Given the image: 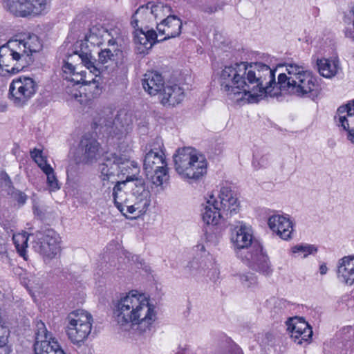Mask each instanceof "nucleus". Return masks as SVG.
<instances>
[{
	"mask_svg": "<svg viewBox=\"0 0 354 354\" xmlns=\"http://www.w3.org/2000/svg\"><path fill=\"white\" fill-rule=\"evenodd\" d=\"M276 69L261 62L235 63L225 66L219 73L221 90L231 100L237 102L246 98L249 102H257L266 97H273L277 92Z\"/></svg>",
	"mask_w": 354,
	"mask_h": 354,
	"instance_id": "f257e3e1",
	"label": "nucleus"
},
{
	"mask_svg": "<svg viewBox=\"0 0 354 354\" xmlns=\"http://www.w3.org/2000/svg\"><path fill=\"white\" fill-rule=\"evenodd\" d=\"M113 314L115 322L122 329L134 330L136 339H145L151 335L156 312L145 295L131 290L120 299Z\"/></svg>",
	"mask_w": 354,
	"mask_h": 354,
	"instance_id": "f03ea898",
	"label": "nucleus"
},
{
	"mask_svg": "<svg viewBox=\"0 0 354 354\" xmlns=\"http://www.w3.org/2000/svg\"><path fill=\"white\" fill-rule=\"evenodd\" d=\"M131 149L122 153L120 151L114 153H107L104 158V162L100 165L102 181H111L115 183L112 192L114 204L118 209L123 213L124 207L129 204L127 194L124 190L127 182L134 180L135 175L127 176L126 180L118 181L115 178L119 172L124 175L129 174V170L138 169V164L131 160Z\"/></svg>",
	"mask_w": 354,
	"mask_h": 354,
	"instance_id": "7ed1b4c3",
	"label": "nucleus"
},
{
	"mask_svg": "<svg viewBox=\"0 0 354 354\" xmlns=\"http://www.w3.org/2000/svg\"><path fill=\"white\" fill-rule=\"evenodd\" d=\"M230 239L236 256L248 267L265 275L272 272L268 257L260 243L254 239L250 227L239 221L231 228Z\"/></svg>",
	"mask_w": 354,
	"mask_h": 354,
	"instance_id": "20e7f679",
	"label": "nucleus"
},
{
	"mask_svg": "<svg viewBox=\"0 0 354 354\" xmlns=\"http://www.w3.org/2000/svg\"><path fill=\"white\" fill-rule=\"evenodd\" d=\"M287 73H280L277 82L272 84L277 92H283L298 97H308L314 100L319 93V85L317 77L311 72L306 70L303 65L288 63L286 65Z\"/></svg>",
	"mask_w": 354,
	"mask_h": 354,
	"instance_id": "39448f33",
	"label": "nucleus"
},
{
	"mask_svg": "<svg viewBox=\"0 0 354 354\" xmlns=\"http://www.w3.org/2000/svg\"><path fill=\"white\" fill-rule=\"evenodd\" d=\"M40 49L38 37L29 36L24 39L10 40L0 46L2 62L6 71L15 74L21 71L32 62L31 55Z\"/></svg>",
	"mask_w": 354,
	"mask_h": 354,
	"instance_id": "423d86ee",
	"label": "nucleus"
},
{
	"mask_svg": "<svg viewBox=\"0 0 354 354\" xmlns=\"http://www.w3.org/2000/svg\"><path fill=\"white\" fill-rule=\"evenodd\" d=\"M218 198L219 202L212 194L207 201L202 213L203 220L207 225H216L221 218H228L239 209L238 199L230 188L223 187Z\"/></svg>",
	"mask_w": 354,
	"mask_h": 354,
	"instance_id": "0eeeda50",
	"label": "nucleus"
},
{
	"mask_svg": "<svg viewBox=\"0 0 354 354\" xmlns=\"http://www.w3.org/2000/svg\"><path fill=\"white\" fill-rule=\"evenodd\" d=\"M163 143L157 138L146 147L143 168L147 178L155 185L160 186L169 180V171Z\"/></svg>",
	"mask_w": 354,
	"mask_h": 354,
	"instance_id": "6e6552de",
	"label": "nucleus"
},
{
	"mask_svg": "<svg viewBox=\"0 0 354 354\" xmlns=\"http://www.w3.org/2000/svg\"><path fill=\"white\" fill-rule=\"evenodd\" d=\"M175 169L183 178L198 180L207 172V161L192 147L178 149L173 156Z\"/></svg>",
	"mask_w": 354,
	"mask_h": 354,
	"instance_id": "1a4fd4ad",
	"label": "nucleus"
},
{
	"mask_svg": "<svg viewBox=\"0 0 354 354\" xmlns=\"http://www.w3.org/2000/svg\"><path fill=\"white\" fill-rule=\"evenodd\" d=\"M66 322V334L71 342L77 345L83 343L91 331V315L82 310H74L68 315Z\"/></svg>",
	"mask_w": 354,
	"mask_h": 354,
	"instance_id": "9d476101",
	"label": "nucleus"
},
{
	"mask_svg": "<svg viewBox=\"0 0 354 354\" xmlns=\"http://www.w3.org/2000/svg\"><path fill=\"white\" fill-rule=\"evenodd\" d=\"M113 49H101L98 53V59L93 57L91 50L88 46L82 45L81 48L75 52L81 59L82 64L91 73L100 75L102 71L107 68L108 66L116 62L118 53L120 50L116 46H112Z\"/></svg>",
	"mask_w": 354,
	"mask_h": 354,
	"instance_id": "9b49d317",
	"label": "nucleus"
},
{
	"mask_svg": "<svg viewBox=\"0 0 354 354\" xmlns=\"http://www.w3.org/2000/svg\"><path fill=\"white\" fill-rule=\"evenodd\" d=\"M32 248L44 259H51L59 251V236L53 229L45 228L30 233Z\"/></svg>",
	"mask_w": 354,
	"mask_h": 354,
	"instance_id": "f8f14e48",
	"label": "nucleus"
},
{
	"mask_svg": "<svg viewBox=\"0 0 354 354\" xmlns=\"http://www.w3.org/2000/svg\"><path fill=\"white\" fill-rule=\"evenodd\" d=\"M37 84L31 77L20 76L14 79L9 86V99L15 106L22 107L35 95Z\"/></svg>",
	"mask_w": 354,
	"mask_h": 354,
	"instance_id": "ddd939ff",
	"label": "nucleus"
},
{
	"mask_svg": "<svg viewBox=\"0 0 354 354\" xmlns=\"http://www.w3.org/2000/svg\"><path fill=\"white\" fill-rule=\"evenodd\" d=\"M100 144L91 135L85 134L80 140L74 153V160L78 165H92L100 156Z\"/></svg>",
	"mask_w": 354,
	"mask_h": 354,
	"instance_id": "4468645a",
	"label": "nucleus"
},
{
	"mask_svg": "<svg viewBox=\"0 0 354 354\" xmlns=\"http://www.w3.org/2000/svg\"><path fill=\"white\" fill-rule=\"evenodd\" d=\"M133 180L134 187L131 188V192L135 202L133 205H127V212L139 216L143 215L150 206L151 193L142 179L134 177Z\"/></svg>",
	"mask_w": 354,
	"mask_h": 354,
	"instance_id": "2eb2a0df",
	"label": "nucleus"
},
{
	"mask_svg": "<svg viewBox=\"0 0 354 354\" xmlns=\"http://www.w3.org/2000/svg\"><path fill=\"white\" fill-rule=\"evenodd\" d=\"M287 329L290 333L291 338L297 344L303 342L309 343L313 335V330L310 325L302 317L290 318L286 322Z\"/></svg>",
	"mask_w": 354,
	"mask_h": 354,
	"instance_id": "dca6fc26",
	"label": "nucleus"
},
{
	"mask_svg": "<svg viewBox=\"0 0 354 354\" xmlns=\"http://www.w3.org/2000/svg\"><path fill=\"white\" fill-rule=\"evenodd\" d=\"M171 8L167 5L159 2L153 4L149 2L146 5L140 6L131 17V25L133 28L138 26L139 19L138 16L141 15L150 14L154 16L155 19L161 18L165 14L170 12Z\"/></svg>",
	"mask_w": 354,
	"mask_h": 354,
	"instance_id": "f3484780",
	"label": "nucleus"
},
{
	"mask_svg": "<svg viewBox=\"0 0 354 354\" xmlns=\"http://www.w3.org/2000/svg\"><path fill=\"white\" fill-rule=\"evenodd\" d=\"M268 224L272 232L281 239L287 241L292 238L293 227L288 218L281 215H273L269 217Z\"/></svg>",
	"mask_w": 354,
	"mask_h": 354,
	"instance_id": "a211bd4d",
	"label": "nucleus"
},
{
	"mask_svg": "<svg viewBox=\"0 0 354 354\" xmlns=\"http://www.w3.org/2000/svg\"><path fill=\"white\" fill-rule=\"evenodd\" d=\"M182 26V21L178 17L171 15L167 16L160 24H157V30L159 34L165 35V37L161 40H167L180 35Z\"/></svg>",
	"mask_w": 354,
	"mask_h": 354,
	"instance_id": "6ab92c4d",
	"label": "nucleus"
},
{
	"mask_svg": "<svg viewBox=\"0 0 354 354\" xmlns=\"http://www.w3.org/2000/svg\"><path fill=\"white\" fill-rule=\"evenodd\" d=\"M337 278L346 285L354 283V256L344 257L338 262Z\"/></svg>",
	"mask_w": 354,
	"mask_h": 354,
	"instance_id": "aec40b11",
	"label": "nucleus"
},
{
	"mask_svg": "<svg viewBox=\"0 0 354 354\" xmlns=\"http://www.w3.org/2000/svg\"><path fill=\"white\" fill-rule=\"evenodd\" d=\"M161 103L164 106H174L180 103L184 97V90L178 84L167 85L160 93Z\"/></svg>",
	"mask_w": 354,
	"mask_h": 354,
	"instance_id": "412c9836",
	"label": "nucleus"
},
{
	"mask_svg": "<svg viewBox=\"0 0 354 354\" xmlns=\"http://www.w3.org/2000/svg\"><path fill=\"white\" fill-rule=\"evenodd\" d=\"M162 76L157 72H148L142 80L143 88L151 95H155L162 92L164 87Z\"/></svg>",
	"mask_w": 354,
	"mask_h": 354,
	"instance_id": "4be33fe9",
	"label": "nucleus"
},
{
	"mask_svg": "<svg viewBox=\"0 0 354 354\" xmlns=\"http://www.w3.org/2000/svg\"><path fill=\"white\" fill-rule=\"evenodd\" d=\"M106 30L105 27L100 24L92 26L89 28L88 34L86 35L85 41H81L80 49L82 46L90 44L93 46H100L103 44L105 39Z\"/></svg>",
	"mask_w": 354,
	"mask_h": 354,
	"instance_id": "5701e85b",
	"label": "nucleus"
},
{
	"mask_svg": "<svg viewBox=\"0 0 354 354\" xmlns=\"http://www.w3.org/2000/svg\"><path fill=\"white\" fill-rule=\"evenodd\" d=\"M317 66L319 74L326 78L334 77L340 70L338 59H318Z\"/></svg>",
	"mask_w": 354,
	"mask_h": 354,
	"instance_id": "b1692460",
	"label": "nucleus"
},
{
	"mask_svg": "<svg viewBox=\"0 0 354 354\" xmlns=\"http://www.w3.org/2000/svg\"><path fill=\"white\" fill-rule=\"evenodd\" d=\"M7 10L17 17H26L30 15L29 0H6Z\"/></svg>",
	"mask_w": 354,
	"mask_h": 354,
	"instance_id": "393cba45",
	"label": "nucleus"
},
{
	"mask_svg": "<svg viewBox=\"0 0 354 354\" xmlns=\"http://www.w3.org/2000/svg\"><path fill=\"white\" fill-rule=\"evenodd\" d=\"M218 341V348L213 354H243L241 348L225 335H221Z\"/></svg>",
	"mask_w": 354,
	"mask_h": 354,
	"instance_id": "a878e982",
	"label": "nucleus"
},
{
	"mask_svg": "<svg viewBox=\"0 0 354 354\" xmlns=\"http://www.w3.org/2000/svg\"><path fill=\"white\" fill-rule=\"evenodd\" d=\"M12 240L19 254L26 260L28 241L29 240L31 241L30 233L28 234L26 233L15 234Z\"/></svg>",
	"mask_w": 354,
	"mask_h": 354,
	"instance_id": "bb28decb",
	"label": "nucleus"
},
{
	"mask_svg": "<svg viewBox=\"0 0 354 354\" xmlns=\"http://www.w3.org/2000/svg\"><path fill=\"white\" fill-rule=\"evenodd\" d=\"M91 74L94 75V77H92L91 80H86L83 86H85L84 91L88 92V95L92 97H97L102 93L101 77L100 75Z\"/></svg>",
	"mask_w": 354,
	"mask_h": 354,
	"instance_id": "cd10ccee",
	"label": "nucleus"
},
{
	"mask_svg": "<svg viewBox=\"0 0 354 354\" xmlns=\"http://www.w3.org/2000/svg\"><path fill=\"white\" fill-rule=\"evenodd\" d=\"M58 342L55 338L46 339L35 344V354H50L58 348Z\"/></svg>",
	"mask_w": 354,
	"mask_h": 354,
	"instance_id": "c85d7f7f",
	"label": "nucleus"
},
{
	"mask_svg": "<svg viewBox=\"0 0 354 354\" xmlns=\"http://www.w3.org/2000/svg\"><path fill=\"white\" fill-rule=\"evenodd\" d=\"M106 30L105 39L107 40L109 46H115L118 40L122 36V30L118 26H104Z\"/></svg>",
	"mask_w": 354,
	"mask_h": 354,
	"instance_id": "c756f323",
	"label": "nucleus"
},
{
	"mask_svg": "<svg viewBox=\"0 0 354 354\" xmlns=\"http://www.w3.org/2000/svg\"><path fill=\"white\" fill-rule=\"evenodd\" d=\"M345 111H346V107H339L334 120L338 127H342L343 130L348 133V131H351L350 123H353L354 120L346 117Z\"/></svg>",
	"mask_w": 354,
	"mask_h": 354,
	"instance_id": "7c9ffc66",
	"label": "nucleus"
},
{
	"mask_svg": "<svg viewBox=\"0 0 354 354\" xmlns=\"http://www.w3.org/2000/svg\"><path fill=\"white\" fill-rule=\"evenodd\" d=\"M270 162V156L263 151L257 152L253 155L252 165L256 169L268 167Z\"/></svg>",
	"mask_w": 354,
	"mask_h": 354,
	"instance_id": "2f4dec72",
	"label": "nucleus"
},
{
	"mask_svg": "<svg viewBox=\"0 0 354 354\" xmlns=\"http://www.w3.org/2000/svg\"><path fill=\"white\" fill-rule=\"evenodd\" d=\"M43 172L47 176V184L51 192H55L60 189V186L55 172L51 166H45Z\"/></svg>",
	"mask_w": 354,
	"mask_h": 354,
	"instance_id": "473e14b6",
	"label": "nucleus"
},
{
	"mask_svg": "<svg viewBox=\"0 0 354 354\" xmlns=\"http://www.w3.org/2000/svg\"><path fill=\"white\" fill-rule=\"evenodd\" d=\"M293 253H298L303 258H306L310 254H315L317 252V248L310 244H299L292 248Z\"/></svg>",
	"mask_w": 354,
	"mask_h": 354,
	"instance_id": "72a5a7b5",
	"label": "nucleus"
},
{
	"mask_svg": "<svg viewBox=\"0 0 354 354\" xmlns=\"http://www.w3.org/2000/svg\"><path fill=\"white\" fill-rule=\"evenodd\" d=\"M134 41L136 44H139L142 46L145 49H150L153 46V44L147 39L146 35L144 34V30L142 28H139L138 26L134 28Z\"/></svg>",
	"mask_w": 354,
	"mask_h": 354,
	"instance_id": "f704fd0d",
	"label": "nucleus"
},
{
	"mask_svg": "<svg viewBox=\"0 0 354 354\" xmlns=\"http://www.w3.org/2000/svg\"><path fill=\"white\" fill-rule=\"evenodd\" d=\"M185 272L190 275H196L205 272L204 266H202V262L198 259L194 258L189 261L187 266L185 268Z\"/></svg>",
	"mask_w": 354,
	"mask_h": 354,
	"instance_id": "c9c22d12",
	"label": "nucleus"
},
{
	"mask_svg": "<svg viewBox=\"0 0 354 354\" xmlns=\"http://www.w3.org/2000/svg\"><path fill=\"white\" fill-rule=\"evenodd\" d=\"M51 335L48 333L44 322L39 321L36 324L35 343H39L46 339H51Z\"/></svg>",
	"mask_w": 354,
	"mask_h": 354,
	"instance_id": "e433bc0d",
	"label": "nucleus"
},
{
	"mask_svg": "<svg viewBox=\"0 0 354 354\" xmlns=\"http://www.w3.org/2000/svg\"><path fill=\"white\" fill-rule=\"evenodd\" d=\"M31 14L38 15L46 9L47 0H29Z\"/></svg>",
	"mask_w": 354,
	"mask_h": 354,
	"instance_id": "4c0bfd02",
	"label": "nucleus"
},
{
	"mask_svg": "<svg viewBox=\"0 0 354 354\" xmlns=\"http://www.w3.org/2000/svg\"><path fill=\"white\" fill-rule=\"evenodd\" d=\"M8 195L17 203L19 207L24 205L28 199V196L24 192L17 189L10 190Z\"/></svg>",
	"mask_w": 354,
	"mask_h": 354,
	"instance_id": "58836bf2",
	"label": "nucleus"
},
{
	"mask_svg": "<svg viewBox=\"0 0 354 354\" xmlns=\"http://www.w3.org/2000/svg\"><path fill=\"white\" fill-rule=\"evenodd\" d=\"M30 156L42 171L45 166H50L42 156V151L40 149H34L31 150Z\"/></svg>",
	"mask_w": 354,
	"mask_h": 354,
	"instance_id": "ea45409f",
	"label": "nucleus"
},
{
	"mask_svg": "<svg viewBox=\"0 0 354 354\" xmlns=\"http://www.w3.org/2000/svg\"><path fill=\"white\" fill-rule=\"evenodd\" d=\"M240 281L247 288H253L257 285V277L254 274L250 272L241 274Z\"/></svg>",
	"mask_w": 354,
	"mask_h": 354,
	"instance_id": "a19ab883",
	"label": "nucleus"
},
{
	"mask_svg": "<svg viewBox=\"0 0 354 354\" xmlns=\"http://www.w3.org/2000/svg\"><path fill=\"white\" fill-rule=\"evenodd\" d=\"M65 78L74 82L75 84H81L84 85L86 81V73L84 71H81L80 73L75 72L71 76L66 75Z\"/></svg>",
	"mask_w": 354,
	"mask_h": 354,
	"instance_id": "79ce46f5",
	"label": "nucleus"
},
{
	"mask_svg": "<svg viewBox=\"0 0 354 354\" xmlns=\"http://www.w3.org/2000/svg\"><path fill=\"white\" fill-rule=\"evenodd\" d=\"M2 187L6 192L7 194L10 193V190L15 189V188L12 185L10 178L6 174L2 178Z\"/></svg>",
	"mask_w": 354,
	"mask_h": 354,
	"instance_id": "37998d69",
	"label": "nucleus"
},
{
	"mask_svg": "<svg viewBox=\"0 0 354 354\" xmlns=\"http://www.w3.org/2000/svg\"><path fill=\"white\" fill-rule=\"evenodd\" d=\"M339 107H346V117L354 120V100H352L351 102H349L346 105L340 106Z\"/></svg>",
	"mask_w": 354,
	"mask_h": 354,
	"instance_id": "c03bdc74",
	"label": "nucleus"
},
{
	"mask_svg": "<svg viewBox=\"0 0 354 354\" xmlns=\"http://www.w3.org/2000/svg\"><path fill=\"white\" fill-rule=\"evenodd\" d=\"M62 70L65 74L69 75V76L75 73V67L72 64L66 61L64 62Z\"/></svg>",
	"mask_w": 354,
	"mask_h": 354,
	"instance_id": "a18cd8bd",
	"label": "nucleus"
},
{
	"mask_svg": "<svg viewBox=\"0 0 354 354\" xmlns=\"http://www.w3.org/2000/svg\"><path fill=\"white\" fill-rule=\"evenodd\" d=\"M144 34L146 35V37L149 40L151 41V43L153 45L157 41V33L153 30H150L147 31H144Z\"/></svg>",
	"mask_w": 354,
	"mask_h": 354,
	"instance_id": "49530a36",
	"label": "nucleus"
},
{
	"mask_svg": "<svg viewBox=\"0 0 354 354\" xmlns=\"http://www.w3.org/2000/svg\"><path fill=\"white\" fill-rule=\"evenodd\" d=\"M202 10L205 13L212 14L218 10V7L214 5H204Z\"/></svg>",
	"mask_w": 354,
	"mask_h": 354,
	"instance_id": "de8ad7c7",
	"label": "nucleus"
},
{
	"mask_svg": "<svg viewBox=\"0 0 354 354\" xmlns=\"http://www.w3.org/2000/svg\"><path fill=\"white\" fill-rule=\"evenodd\" d=\"M347 138L354 143V128L348 131L347 133Z\"/></svg>",
	"mask_w": 354,
	"mask_h": 354,
	"instance_id": "09e8293b",
	"label": "nucleus"
},
{
	"mask_svg": "<svg viewBox=\"0 0 354 354\" xmlns=\"http://www.w3.org/2000/svg\"><path fill=\"white\" fill-rule=\"evenodd\" d=\"M7 342H8V339H7L6 336H5L3 335L0 336V348L5 346L7 344Z\"/></svg>",
	"mask_w": 354,
	"mask_h": 354,
	"instance_id": "8fccbe9b",
	"label": "nucleus"
},
{
	"mask_svg": "<svg viewBox=\"0 0 354 354\" xmlns=\"http://www.w3.org/2000/svg\"><path fill=\"white\" fill-rule=\"evenodd\" d=\"M328 268L326 265H322L319 268V272L321 274H325L327 272Z\"/></svg>",
	"mask_w": 354,
	"mask_h": 354,
	"instance_id": "3c124183",
	"label": "nucleus"
},
{
	"mask_svg": "<svg viewBox=\"0 0 354 354\" xmlns=\"http://www.w3.org/2000/svg\"><path fill=\"white\" fill-rule=\"evenodd\" d=\"M6 248L5 244L0 241V254H3V253L6 252Z\"/></svg>",
	"mask_w": 354,
	"mask_h": 354,
	"instance_id": "603ef678",
	"label": "nucleus"
},
{
	"mask_svg": "<svg viewBox=\"0 0 354 354\" xmlns=\"http://www.w3.org/2000/svg\"><path fill=\"white\" fill-rule=\"evenodd\" d=\"M81 97L80 92H77V91H75V93H72V98L79 100L78 97Z\"/></svg>",
	"mask_w": 354,
	"mask_h": 354,
	"instance_id": "864d4df0",
	"label": "nucleus"
},
{
	"mask_svg": "<svg viewBox=\"0 0 354 354\" xmlns=\"http://www.w3.org/2000/svg\"><path fill=\"white\" fill-rule=\"evenodd\" d=\"M56 354H66L64 350L60 347L59 344H58V348L55 350Z\"/></svg>",
	"mask_w": 354,
	"mask_h": 354,
	"instance_id": "5fc2aeb1",
	"label": "nucleus"
},
{
	"mask_svg": "<svg viewBox=\"0 0 354 354\" xmlns=\"http://www.w3.org/2000/svg\"><path fill=\"white\" fill-rule=\"evenodd\" d=\"M34 214L37 215V216H41V212L39 209V208L35 207L34 208Z\"/></svg>",
	"mask_w": 354,
	"mask_h": 354,
	"instance_id": "6e6d98bb",
	"label": "nucleus"
},
{
	"mask_svg": "<svg viewBox=\"0 0 354 354\" xmlns=\"http://www.w3.org/2000/svg\"><path fill=\"white\" fill-rule=\"evenodd\" d=\"M90 75L93 76L92 74H90V73H89V74H88V76H90ZM92 77H87V76H86V80H91V78H92Z\"/></svg>",
	"mask_w": 354,
	"mask_h": 354,
	"instance_id": "4d7b16f0",
	"label": "nucleus"
},
{
	"mask_svg": "<svg viewBox=\"0 0 354 354\" xmlns=\"http://www.w3.org/2000/svg\"><path fill=\"white\" fill-rule=\"evenodd\" d=\"M177 354H186L185 352H178Z\"/></svg>",
	"mask_w": 354,
	"mask_h": 354,
	"instance_id": "13d9d810",
	"label": "nucleus"
}]
</instances>
